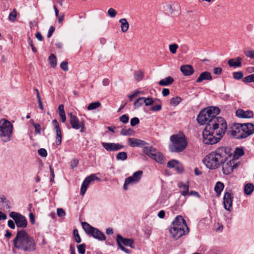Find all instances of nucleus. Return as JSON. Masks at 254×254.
<instances>
[{
	"label": "nucleus",
	"instance_id": "obj_58",
	"mask_svg": "<svg viewBox=\"0 0 254 254\" xmlns=\"http://www.w3.org/2000/svg\"><path fill=\"white\" fill-rule=\"evenodd\" d=\"M60 66L64 71H67L68 70V63L67 62H62Z\"/></svg>",
	"mask_w": 254,
	"mask_h": 254
},
{
	"label": "nucleus",
	"instance_id": "obj_24",
	"mask_svg": "<svg viewBox=\"0 0 254 254\" xmlns=\"http://www.w3.org/2000/svg\"><path fill=\"white\" fill-rule=\"evenodd\" d=\"M178 187L180 189V193L183 196H186L189 194V185L188 184H185L183 182H180Z\"/></svg>",
	"mask_w": 254,
	"mask_h": 254
},
{
	"label": "nucleus",
	"instance_id": "obj_45",
	"mask_svg": "<svg viewBox=\"0 0 254 254\" xmlns=\"http://www.w3.org/2000/svg\"><path fill=\"white\" fill-rule=\"evenodd\" d=\"M175 170L179 173H181L184 171V167L180 162H178L177 164L175 165V167H174Z\"/></svg>",
	"mask_w": 254,
	"mask_h": 254
},
{
	"label": "nucleus",
	"instance_id": "obj_13",
	"mask_svg": "<svg viewBox=\"0 0 254 254\" xmlns=\"http://www.w3.org/2000/svg\"><path fill=\"white\" fill-rule=\"evenodd\" d=\"M94 180L100 181V178L97 177L95 174H91L86 177L82 183L80 189V194L84 195L91 182Z\"/></svg>",
	"mask_w": 254,
	"mask_h": 254
},
{
	"label": "nucleus",
	"instance_id": "obj_32",
	"mask_svg": "<svg viewBox=\"0 0 254 254\" xmlns=\"http://www.w3.org/2000/svg\"><path fill=\"white\" fill-rule=\"evenodd\" d=\"M224 188V186L223 183L221 182H218L216 183L214 187V190L217 193L218 196L220 195Z\"/></svg>",
	"mask_w": 254,
	"mask_h": 254
},
{
	"label": "nucleus",
	"instance_id": "obj_3",
	"mask_svg": "<svg viewBox=\"0 0 254 254\" xmlns=\"http://www.w3.org/2000/svg\"><path fill=\"white\" fill-rule=\"evenodd\" d=\"M13 243L15 248L24 252H33L36 249V243L33 238L23 230L17 231Z\"/></svg>",
	"mask_w": 254,
	"mask_h": 254
},
{
	"label": "nucleus",
	"instance_id": "obj_37",
	"mask_svg": "<svg viewBox=\"0 0 254 254\" xmlns=\"http://www.w3.org/2000/svg\"><path fill=\"white\" fill-rule=\"evenodd\" d=\"M101 106V103L99 101L92 102L89 104L87 109L88 110H93L96 109Z\"/></svg>",
	"mask_w": 254,
	"mask_h": 254
},
{
	"label": "nucleus",
	"instance_id": "obj_23",
	"mask_svg": "<svg viewBox=\"0 0 254 254\" xmlns=\"http://www.w3.org/2000/svg\"><path fill=\"white\" fill-rule=\"evenodd\" d=\"M242 59L240 57H237L235 59H231L228 61V64L229 66L233 67H240L242 65L241 61Z\"/></svg>",
	"mask_w": 254,
	"mask_h": 254
},
{
	"label": "nucleus",
	"instance_id": "obj_4",
	"mask_svg": "<svg viewBox=\"0 0 254 254\" xmlns=\"http://www.w3.org/2000/svg\"><path fill=\"white\" fill-rule=\"evenodd\" d=\"M169 232L171 236L176 240L189 232V229L182 216L178 215L175 218L170 227Z\"/></svg>",
	"mask_w": 254,
	"mask_h": 254
},
{
	"label": "nucleus",
	"instance_id": "obj_2",
	"mask_svg": "<svg viewBox=\"0 0 254 254\" xmlns=\"http://www.w3.org/2000/svg\"><path fill=\"white\" fill-rule=\"evenodd\" d=\"M232 154L230 148L220 147L207 155L203 159V162L209 169H216L220 167L228 158H230Z\"/></svg>",
	"mask_w": 254,
	"mask_h": 254
},
{
	"label": "nucleus",
	"instance_id": "obj_57",
	"mask_svg": "<svg viewBox=\"0 0 254 254\" xmlns=\"http://www.w3.org/2000/svg\"><path fill=\"white\" fill-rule=\"evenodd\" d=\"M128 120L129 118L128 116L126 115H124L120 118V121L123 123L124 124H126L128 123Z\"/></svg>",
	"mask_w": 254,
	"mask_h": 254
},
{
	"label": "nucleus",
	"instance_id": "obj_14",
	"mask_svg": "<svg viewBox=\"0 0 254 254\" xmlns=\"http://www.w3.org/2000/svg\"><path fill=\"white\" fill-rule=\"evenodd\" d=\"M233 201V194L231 190L225 193L223 197V204L224 208L230 211L232 209Z\"/></svg>",
	"mask_w": 254,
	"mask_h": 254
},
{
	"label": "nucleus",
	"instance_id": "obj_34",
	"mask_svg": "<svg viewBox=\"0 0 254 254\" xmlns=\"http://www.w3.org/2000/svg\"><path fill=\"white\" fill-rule=\"evenodd\" d=\"M121 134L124 136H132L134 134V131L131 128H123L121 131Z\"/></svg>",
	"mask_w": 254,
	"mask_h": 254
},
{
	"label": "nucleus",
	"instance_id": "obj_39",
	"mask_svg": "<svg viewBox=\"0 0 254 254\" xmlns=\"http://www.w3.org/2000/svg\"><path fill=\"white\" fill-rule=\"evenodd\" d=\"M144 103L143 97H139L136 99L133 104L134 109H137L141 107Z\"/></svg>",
	"mask_w": 254,
	"mask_h": 254
},
{
	"label": "nucleus",
	"instance_id": "obj_6",
	"mask_svg": "<svg viewBox=\"0 0 254 254\" xmlns=\"http://www.w3.org/2000/svg\"><path fill=\"white\" fill-rule=\"evenodd\" d=\"M170 140L172 143L170 146V149L172 152H182L188 145L186 137L183 133L172 135L170 137Z\"/></svg>",
	"mask_w": 254,
	"mask_h": 254
},
{
	"label": "nucleus",
	"instance_id": "obj_31",
	"mask_svg": "<svg viewBox=\"0 0 254 254\" xmlns=\"http://www.w3.org/2000/svg\"><path fill=\"white\" fill-rule=\"evenodd\" d=\"M254 190V185L252 183L246 184L244 188V192L247 195H250Z\"/></svg>",
	"mask_w": 254,
	"mask_h": 254
},
{
	"label": "nucleus",
	"instance_id": "obj_26",
	"mask_svg": "<svg viewBox=\"0 0 254 254\" xmlns=\"http://www.w3.org/2000/svg\"><path fill=\"white\" fill-rule=\"evenodd\" d=\"M156 151L157 150L155 148L153 147L152 146H147L146 145L143 149V153L150 158L153 156V155Z\"/></svg>",
	"mask_w": 254,
	"mask_h": 254
},
{
	"label": "nucleus",
	"instance_id": "obj_60",
	"mask_svg": "<svg viewBox=\"0 0 254 254\" xmlns=\"http://www.w3.org/2000/svg\"><path fill=\"white\" fill-rule=\"evenodd\" d=\"M52 124L54 126L55 128L56 129V130H61L59 124L56 119H55L52 121Z\"/></svg>",
	"mask_w": 254,
	"mask_h": 254
},
{
	"label": "nucleus",
	"instance_id": "obj_7",
	"mask_svg": "<svg viewBox=\"0 0 254 254\" xmlns=\"http://www.w3.org/2000/svg\"><path fill=\"white\" fill-rule=\"evenodd\" d=\"M13 126L8 120L2 119L0 120V138L3 142L10 140Z\"/></svg>",
	"mask_w": 254,
	"mask_h": 254
},
{
	"label": "nucleus",
	"instance_id": "obj_41",
	"mask_svg": "<svg viewBox=\"0 0 254 254\" xmlns=\"http://www.w3.org/2000/svg\"><path fill=\"white\" fill-rule=\"evenodd\" d=\"M127 155L125 152H119L116 156V159L118 160L124 161L127 159Z\"/></svg>",
	"mask_w": 254,
	"mask_h": 254
},
{
	"label": "nucleus",
	"instance_id": "obj_22",
	"mask_svg": "<svg viewBox=\"0 0 254 254\" xmlns=\"http://www.w3.org/2000/svg\"><path fill=\"white\" fill-rule=\"evenodd\" d=\"M205 80L209 81L212 80L211 73L208 71H204L200 73L197 78L196 82L197 83H200Z\"/></svg>",
	"mask_w": 254,
	"mask_h": 254
},
{
	"label": "nucleus",
	"instance_id": "obj_18",
	"mask_svg": "<svg viewBox=\"0 0 254 254\" xmlns=\"http://www.w3.org/2000/svg\"><path fill=\"white\" fill-rule=\"evenodd\" d=\"M117 242L118 246H123V244L126 246L132 247V245L133 241L131 239L124 238L120 235H118L117 237Z\"/></svg>",
	"mask_w": 254,
	"mask_h": 254
},
{
	"label": "nucleus",
	"instance_id": "obj_43",
	"mask_svg": "<svg viewBox=\"0 0 254 254\" xmlns=\"http://www.w3.org/2000/svg\"><path fill=\"white\" fill-rule=\"evenodd\" d=\"M17 16V11L14 9L9 14L8 19L9 20L13 22L15 21Z\"/></svg>",
	"mask_w": 254,
	"mask_h": 254
},
{
	"label": "nucleus",
	"instance_id": "obj_36",
	"mask_svg": "<svg viewBox=\"0 0 254 254\" xmlns=\"http://www.w3.org/2000/svg\"><path fill=\"white\" fill-rule=\"evenodd\" d=\"M144 77V73L141 70H137L134 72V78L137 81H140Z\"/></svg>",
	"mask_w": 254,
	"mask_h": 254
},
{
	"label": "nucleus",
	"instance_id": "obj_63",
	"mask_svg": "<svg viewBox=\"0 0 254 254\" xmlns=\"http://www.w3.org/2000/svg\"><path fill=\"white\" fill-rule=\"evenodd\" d=\"M15 223L11 220H9L7 222L8 227L12 229H14L15 228Z\"/></svg>",
	"mask_w": 254,
	"mask_h": 254
},
{
	"label": "nucleus",
	"instance_id": "obj_1",
	"mask_svg": "<svg viewBox=\"0 0 254 254\" xmlns=\"http://www.w3.org/2000/svg\"><path fill=\"white\" fill-rule=\"evenodd\" d=\"M227 125L225 120L217 117L205 126L203 131V141L206 144L217 143L225 133Z\"/></svg>",
	"mask_w": 254,
	"mask_h": 254
},
{
	"label": "nucleus",
	"instance_id": "obj_46",
	"mask_svg": "<svg viewBox=\"0 0 254 254\" xmlns=\"http://www.w3.org/2000/svg\"><path fill=\"white\" fill-rule=\"evenodd\" d=\"M244 53L247 57L254 59V50H245Z\"/></svg>",
	"mask_w": 254,
	"mask_h": 254
},
{
	"label": "nucleus",
	"instance_id": "obj_35",
	"mask_svg": "<svg viewBox=\"0 0 254 254\" xmlns=\"http://www.w3.org/2000/svg\"><path fill=\"white\" fill-rule=\"evenodd\" d=\"M49 61L51 67H55L57 65V58L54 54L50 56Z\"/></svg>",
	"mask_w": 254,
	"mask_h": 254
},
{
	"label": "nucleus",
	"instance_id": "obj_47",
	"mask_svg": "<svg viewBox=\"0 0 254 254\" xmlns=\"http://www.w3.org/2000/svg\"><path fill=\"white\" fill-rule=\"evenodd\" d=\"M73 234L75 237L76 242L77 243H80L81 242V239L78 234V230L77 229H74L73 231Z\"/></svg>",
	"mask_w": 254,
	"mask_h": 254
},
{
	"label": "nucleus",
	"instance_id": "obj_62",
	"mask_svg": "<svg viewBox=\"0 0 254 254\" xmlns=\"http://www.w3.org/2000/svg\"><path fill=\"white\" fill-rule=\"evenodd\" d=\"M222 72V69L221 67H215L213 69V73L216 75H220Z\"/></svg>",
	"mask_w": 254,
	"mask_h": 254
},
{
	"label": "nucleus",
	"instance_id": "obj_16",
	"mask_svg": "<svg viewBox=\"0 0 254 254\" xmlns=\"http://www.w3.org/2000/svg\"><path fill=\"white\" fill-rule=\"evenodd\" d=\"M101 144L102 146L109 151H117L124 148V146L119 143L103 142Z\"/></svg>",
	"mask_w": 254,
	"mask_h": 254
},
{
	"label": "nucleus",
	"instance_id": "obj_40",
	"mask_svg": "<svg viewBox=\"0 0 254 254\" xmlns=\"http://www.w3.org/2000/svg\"><path fill=\"white\" fill-rule=\"evenodd\" d=\"M182 101L181 97L177 96L173 97L171 99L170 104L171 105L174 106H177Z\"/></svg>",
	"mask_w": 254,
	"mask_h": 254
},
{
	"label": "nucleus",
	"instance_id": "obj_21",
	"mask_svg": "<svg viewBox=\"0 0 254 254\" xmlns=\"http://www.w3.org/2000/svg\"><path fill=\"white\" fill-rule=\"evenodd\" d=\"M180 70L185 76H190L194 72L193 67L190 64L183 65L180 67Z\"/></svg>",
	"mask_w": 254,
	"mask_h": 254
},
{
	"label": "nucleus",
	"instance_id": "obj_15",
	"mask_svg": "<svg viewBox=\"0 0 254 254\" xmlns=\"http://www.w3.org/2000/svg\"><path fill=\"white\" fill-rule=\"evenodd\" d=\"M128 143L129 146L132 147H138L144 149V147L148 144V143L143 140L134 138H128Z\"/></svg>",
	"mask_w": 254,
	"mask_h": 254
},
{
	"label": "nucleus",
	"instance_id": "obj_61",
	"mask_svg": "<svg viewBox=\"0 0 254 254\" xmlns=\"http://www.w3.org/2000/svg\"><path fill=\"white\" fill-rule=\"evenodd\" d=\"M161 109H162L161 105L158 104V105H154L153 107H152L151 110L155 111V112H157V111H160L161 110Z\"/></svg>",
	"mask_w": 254,
	"mask_h": 254
},
{
	"label": "nucleus",
	"instance_id": "obj_49",
	"mask_svg": "<svg viewBox=\"0 0 254 254\" xmlns=\"http://www.w3.org/2000/svg\"><path fill=\"white\" fill-rule=\"evenodd\" d=\"M178 47L179 46L177 44H173L169 46V50L171 53L174 54L176 53Z\"/></svg>",
	"mask_w": 254,
	"mask_h": 254
},
{
	"label": "nucleus",
	"instance_id": "obj_54",
	"mask_svg": "<svg viewBox=\"0 0 254 254\" xmlns=\"http://www.w3.org/2000/svg\"><path fill=\"white\" fill-rule=\"evenodd\" d=\"M32 124L35 129V133L37 134H40L41 129L40 125L38 124H35L34 122H33Z\"/></svg>",
	"mask_w": 254,
	"mask_h": 254
},
{
	"label": "nucleus",
	"instance_id": "obj_64",
	"mask_svg": "<svg viewBox=\"0 0 254 254\" xmlns=\"http://www.w3.org/2000/svg\"><path fill=\"white\" fill-rule=\"evenodd\" d=\"M28 43L30 45L32 50L34 53H36L37 52L36 48L34 46L32 41L30 38H29L28 39Z\"/></svg>",
	"mask_w": 254,
	"mask_h": 254
},
{
	"label": "nucleus",
	"instance_id": "obj_56",
	"mask_svg": "<svg viewBox=\"0 0 254 254\" xmlns=\"http://www.w3.org/2000/svg\"><path fill=\"white\" fill-rule=\"evenodd\" d=\"M57 215L60 217H63L65 215V212L63 208H59L57 209Z\"/></svg>",
	"mask_w": 254,
	"mask_h": 254
},
{
	"label": "nucleus",
	"instance_id": "obj_33",
	"mask_svg": "<svg viewBox=\"0 0 254 254\" xmlns=\"http://www.w3.org/2000/svg\"><path fill=\"white\" fill-rule=\"evenodd\" d=\"M82 226L86 233L88 235L90 234V233H91L92 230L94 228L93 227L90 225L88 223L85 222H82Z\"/></svg>",
	"mask_w": 254,
	"mask_h": 254
},
{
	"label": "nucleus",
	"instance_id": "obj_25",
	"mask_svg": "<svg viewBox=\"0 0 254 254\" xmlns=\"http://www.w3.org/2000/svg\"><path fill=\"white\" fill-rule=\"evenodd\" d=\"M151 159L161 164H164L165 162V158L164 156L161 152L157 151L153 155V156L152 157Z\"/></svg>",
	"mask_w": 254,
	"mask_h": 254
},
{
	"label": "nucleus",
	"instance_id": "obj_5",
	"mask_svg": "<svg viewBox=\"0 0 254 254\" xmlns=\"http://www.w3.org/2000/svg\"><path fill=\"white\" fill-rule=\"evenodd\" d=\"M220 113V110L216 107H210L201 111L197 117V121L200 125H208L216 118Z\"/></svg>",
	"mask_w": 254,
	"mask_h": 254
},
{
	"label": "nucleus",
	"instance_id": "obj_10",
	"mask_svg": "<svg viewBox=\"0 0 254 254\" xmlns=\"http://www.w3.org/2000/svg\"><path fill=\"white\" fill-rule=\"evenodd\" d=\"M241 124H235L230 131V135L237 139H242L246 138V133L244 132Z\"/></svg>",
	"mask_w": 254,
	"mask_h": 254
},
{
	"label": "nucleus",
	"instance_id": "obj_59",
	"mask_svg": "<svg viewBox=\"0 0 254 254\" xmlns=\"http://www.w3.org/2000/svg\"><path fill=\"white\" fill-rule=\"evenodd\" d=\"M78 160L77 159H73L70 162V166L73 169L76 167L78 164Z\"/></svg>",
	"mask_w": 254,
	"mask_h": 254
},
{
	"label": "nucleus",
	"instance_id": "obj_8",
	"mask_svg": "<svg viewBox=\"0 0 254 254\" xmlns=\"http://www.w3.org/2000/svg\"><path fill=\"white\" fill-rule=\"evenodd\" d=\"M9 216L12 218L18 228H24L27 225V221L25 217L21 214L12 211L9 214Z\"/></svg>",
	"mask_w": 254,
	"mask_h": 254
},
{
	"label": "nucleus",
	"instance_id": "obj_17",
	"mask_svg": "<svg viewBox=\"0 0 254 254\" xmlns=\"http://www.w3.org/2000/svg\"><path fill=\"white\" fill-rule=\"evenodd\" d=\"M236 115L240 118H253L254 117V112L251 110L245 111L241 109H239L236 111Z\"/></svg>",
	"mask_w": 254,
	"mask_h": 254
},
{
	"label": "nucleus",
	"instance_id": "obj_51",
	"mask_svg": "<svg viewBox=\"0 0 254 254\" xmlns=\"http://www.w3.org/2000/svg\"><path fill=\"white\" fill-rule=\"evenodd\" d=\"M117 14V11L113 8H110L108 10V14L111 18L115 17L116 16Z\"/></svg>",
	"mask_w": 254,
	"mask_h": 254
},
{
	"label": "nucleus",
	"instance_id": "obj_55",
	"mask_svg": "<svg viewBox=\"0 0 254 254\" xmlns=\"http://www.w3.org/2000/svg\"><path fill=\"white\" fill-rule=\"evenodd\" d=\"M139 120L137 117H134L132 118L130 120V125L132 127H134L139 124Z\"/></svg>",
	"mask_w": 254,
	"mask_h": 254
},
{
	"label": "nucleus",
	"instance_id": "obj_44",
	"mask_svg": "<svg viewBox=\"0 0 254 254\" xmlns=\"http://www.w3.org/2000/svg\"><path fill=\"white\" fill-rule=\"evenodd\" d=\"M78 252L80 254H84L85 253L86 245L85 244H82L77 246Z\"/></svg>",
	"mask_w": 254,
	"mask_h": 254
},
{
	"label": "nucleus",
	"instance_id": "obj_20",
	"mask_svg": "<svg viewBox=\"0 0 254 254\" xmlns=\"http://www.w3.org/2000/svg\"><path fill=\"white\" fill-rule=\"evenodd\" d=\"M244 132L246 133V137L253 134L254 133V125L252 123H246L242 124Z\"/></svg>",
	"mask_w": 254,
	"mask_h": 254
},
{
	"label": "nucleus",
	"instance_id": "obj_53",
	"mask_svg": "<svg viewBox=\"0 0 254 254\" xmlns=\"http://www.w3.org/2000/svg\"><path fill=\"white\" fill-rule=\"evenodd\" d=\"M39 155L42 157H47L48 153L47 150L45 148H40L38 150Z\"/></svg>",
	"mask_w": 254,
	"mask_h": 254
},
{
	"label": "nucleus",
	"instance_id": "obj_42",
	"mask_svg": "<svg viewBox=\"0 0 254 254\" xmlns=\"http://www.w3.org/2000/svg\"><path fill=\"white\" fill-rule=\"evenodd\" d=\"M243 81L245 83L254 82V73L244 77Z\"/></svg>",
	"mask_w": 254,
	"mask_h": 254
},
{
	"label": "nucleus",
	"instance_id": "obj_30",
	"mask_svg": "<svg viewBox=\"0 0 254 254\" xmlns=\"http://www.w3.org/2000/svg\"><path fill=\"white\" fill-rule=\"evenodd\" d=\"M163 9L165 13L168 14H172L174 12L172 5L170 3H163Z\"/></svg>",
	"mask_w": 254,
	"mask_h": 254
},
{
	"label": "nucleus",
	"instance_id": "obj_9",
	"mask_svg": "<svg viewBox=\"0 0 254 254\" xmlns=\"http://www.w3.org/2000/svg\"><path fill=\"white\" fill-rule=\"evenodd\" d=\"M70 119L69 122L71 127L75 129H80L81 132H84L85 131V122L83 120L79 121L78 118L73 115L71 113L69 114Z\"/></svg>",
	"mask_w": 254,
	"mask_h": 254
},
{
	"label": "nucleus",
	"instance_id": "obj_50",
	"mask_svg": "<svg viewBox=\"0 0 254 254\" xmlns=\"http://www.w3.org/2000/svg\"><path fill=\"white\" fill-rule=\"evenodd\" d=\"M143 100H144V103L145 104V106H146L151 105L154 103V101H153V99L150 97H148V98L143 97Z\"/></svg>",
	"mask_w": 254,
	"mask_h": 254
},
{
	"label": "nucleus",
	"instance_id": "obj_11",
	"mask_svg": "<svg viewBox=\"0 0 254 254\" xmlns=\"http://www.w3.org/2000/svg\"><path fill=\"white\" fill-rule=\"evenodd\" d=\"M221 166L222 168L223 173L225 175H229L233 172V169L237 167V164L235 160H229V158H228Z\"/></svg>",
	"mask_w": 254,
	"mask_h": 254
},
{
	"label": "nucleus",
	"instance_id": "obj_29",
	"mask_svg": "<svg viewBox=\"0 0 254 254\" xmlns=\"http://www.w3.org/2000/svg\"><path fill=\"white\" fill-rule=\"evenodd\" d=\"M174 81V79L171 76H168L159 82V84L161 86H167L171 84Z\"/></svg>",
	"mask_w": 254,
	"mask_h": 254
},
{
	"label": "nucleus",
	"instance_id": "obj_19",
	"mask_svg": "<svg viewBox=\"0 0 254 254\" xmlns=\"http://www.w3.org/2000/svg\"><path fill=\"white\" fill-rule=\"evenodd\" d=\"M92 236L94 238L98 240L99 241H104L106 240V236L105 235L99 230L97 228H93L89 235Z\"/></svg>",
	"mask_w": 254,
	"mask_h": 254
},
{
	"label": "nucleus",
	"instance_id": "obj_52",
	"mask_svg": "<svg viewBox=\"0 0 254 254\" xmlns=\"http://www.w3.org/2000/svg\"><path fill=\"white\" fill-rule=\"evenodd\" d=\"M178 162V161L175 159H172L167 163V167L169 168H174Z\"/></svg>",
	"mask_w": 254,
	"mask_h": 254
},
{
	"label": "nucleus",
	"instance_id": "obj_27",
	"mask_svg": "<svg viewBox=\"0 0 254 254\" xmlns=\"http://www.w3.org/2000/svg\"><path fill=\"white\" fill-rule=\"evenodd\" d=\"M58 112L61 121L64 123L66 121V116L64 110V106L63 104L60 105L58 107Z\"/></svg>",
	"mask_w": 254,
	"mask_h": 254
},
{
	"label": "nucleus",
	"instance_id": "obj_12",
	"mask_svg": "<svg viewBox=\"0 0 254 254\" xmlns=\"http://www.w3.org/2000/svg\"><path fill=\"white\" fill-rule=\"evenodd\" d=\"M143 172L142 171H138L134 172L133 175L127 178L125 181L124 184V189L125 190H127V186L129 184H134L138 183L142 176Z\"/></svg>",
	"mask_w": 254,
	"mask_h": 254
},
{
	"label": "nucleus",
	"instance_id": "obj_28",
	"mask_svg": "<svg viewBox=\"0 0 254 254\" xmlns=\"http://www.w3.org/2000/svg\"><path fill=\"white\" fill-rule=\"evenodd\" d=\"M121 23V28L123 32H126L127 31L129 28V23L126 18H122L119 20Z\"/></svg>",
	"mask_w": 254,
	"mask_h": 254
},
{
	"label": "nucleus",
	"instance_id": "obj_48",
	"mask_svg": "<svg viewBox=\"0 0 254 254\" xmlns=\"http://www.w3.org/2000/svg\"><path fill=\"white\" fill-rule=\"evenodd\" d=\"M233 78L237 80H240L243 77V73L241 71L234 72L233 73Z\"/></svg>",
	"mask_w": 254,
	"mask_h": 254
},
{
	"label": "nucleus",
	"instance_id": "obj_38",
	"mask_svg": "<svg viewBox=\"0 0 254 254\" xmlns=\"http://www.w3.org/2000/svg\"><path fill=\"white\" fill-rule=\"evenodd\" d=\"M62 130H56V143L58 146L62 143Z\"/></svg>",
	"mask_w": 254,
	"mask_h": 254
}]
</instances>
